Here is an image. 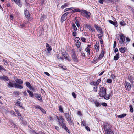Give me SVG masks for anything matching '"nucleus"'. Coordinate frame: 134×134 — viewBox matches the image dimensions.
I'll return each mask as SVG.
<instances>
[{
	"instance_id": "obj_1",
	"label": "nucleus",
	"mask_w": 134,
	"mask_h": 134,
	"mask_svg": "<svg viewBox=\"0 0 134 134\" xmlns=\"http://www.w3.org/2000/svg\"><path fill=\"white\" fill-rule=\"evenodd\" d=\"M106 94V89L104 87L100 88L99 91L98 95L100 97H104Z\"/></svg>"
},
{
	"instance_id": "obj_2",
	"label": "nucleus",
	"mask_w": 134,
	"mask_h": 134,
	"mask_svg": "<svg viewBox=\"0 0 134 134\" xmlns=\"http://www.w3.org/2000/svg\"><path fill=\"white\" fill-rule=\"evenodd\" d=\"M59 53H61L62 55H63L67 60L69 61H70V58L69 56L68 55L66 52V51H59Z\"/></svg>"
},
{
	"instance_id": "obj_3",
	"label": "nucleus",
	"mask_w": 134,
	"mask_h": 134,
	"mask_svg": "<svg viewBox=\"0 0 134 134\" xmlns=\"http://www.w3.org/2000/svg\"><path fill=\"white\" fill-rule=\"evenodd\" d=\"M81 13L82 14V15L83 16H85L87 18L90 17L91 14L90 12L85 10H82Z\"/></svg>"
},
{
	"instance_id": "obj_4",
	"label": "nucleus",
	"mask_w": 134,
	"mask_h": 134,
	"mask_svg": "<svg viewBox=\"0 0 134 134\" xmlns=\"http://www.w3.org/2000/svg\"><path fill=\"white\" fill-rule=\"evenodd\" d=\"M120 37V39L118 37V40L120 44L122 45L124 44V42L125 41V36L123 34H121V35H119Z\"/></svg>"
},
{
	"instance_id": "obj_5",
	"label": "nucleus",
	"mask_w": 134,
	"mask_h": 134,
	"mask_svg": "<svg viewBox=\"0 0 134 134\" xmlns=\"http://www.w3.org/2000/svg\"><path fill=\"white\" fill-rule=\"evenodd\" d=\"M57 119L58 121L59 125L60 126H62V125L64 123V119L63 117L61 116H59V117H57Z\"/></svg>"
},
{
	"instance_id": "obj_6",
	"label": "nucleus",
	"mask_w": 134,
	"mask_h": 134,
	"mask_svg": "<svg viewBox=\"0 0 134 134\" xmlns=\"http://www.w3.org/2000/svg\"><path fill=\"white\" fill-rule=\"evenodd\" d=\"M69 13V12H66L62 15L61 18V21L62 23L66 20L67 19V15Z\"/></svg>"
},
{
	"instance_id": "obj_7",
	"label": "nucleus",
	"mask_w": 134,
	"mask_h": 134,
	"mask_svg": "<svg viewBox=\"0 0 134 134\" xmlns=\"http://www.w3.org/2000/svg\"><path fill=\"white\" fill-rule=\"evenodd\" d=\"M111 126V125L109 124H107L105 125L104 126V129L105 132L111 130L110 129Z\"/></svg>"
},
{
	"instance_id": "obj_8",
	"label": "nucleus",
	"mask_w": 134,
	"mask_h": 134,
	"mask_svg": "<svg viewBox=\"0 0 134 134\" xmlns=\"http://www.w3.org/2000/svg\"><path fill=\"white\" fill-rule=\"evenodd\" d=\"M124 85L126 90L128 91H130L131 89V84L129 83L126 81L125 82Z\"/></svg>"
},
{
	"instance_id": "obj_9",
	"label": "nucleus",
	"mask_w": 134,
	"mask_h": 134,
	"mask_svg": "<svg viewBox=\"0 0 134 134\" xmlns=\"http://www.w3.org/2000/svg\"><path fill=\"white\" fill-rule=\"evenodd\" d=\"M86 27L89 30L93 32H95V29L93 27H91V26L90 24H86L85 25Z\"/></svg>"
},
{
	"instance_id": "obj_10",
	"label": "nucleus",
	"mask_w": 134,
	"mask_h": 134,
	"mask_svg": "<svg viewBox=\"0 0 134 134\" xmlns=\"http://www.w3.org/2000/svg\"><path fill=\"white\" fill-rule=\"evenodd\" d=\"M72 59L75 62H78V60L77 59V55L75 52H73L72 54Z\"/></svg>"
},
{
	"instance_id": "obj_11",
	"label": "nucleus",
	"mask_w": 134,
	"mask_h": 134,
	"mask_svg": "<svg viewBox=\"0 0 134 134\" xmlns=\"http://www.w3.org/2000/svg\"><path fill=\"white\" fill-rule=\"evenodd\" d=\"M34 97L36 98L37 99L40 101L41 102H42V100L41 95L38 94L37 93H35Z\"/></svg>"
},
{
	"instance_id": "obj_12",
	"label": "nucleus",
	"mask_w": 134,
	"mask_h": 134,
	"mask_svg": "<svg viewBox=\"0 0 134 134\" xmlns=\"http://www.w3.org/2000/svg\"><path fill=\"white\" fill-rule=\"evenodd\" d=\"M25 84L27 87H28L30 90H34V88L32 87L31 86L30 83L28 82H26Z\"/></svg>"
},
{
	"instance_id": "obj_13",
	"label": "nucleus",
	"mask_w": 134,
	"mask_h": 134,
	"mask_svg": "<svg viewBox=\"0 0 134 134\" xmlns=\"http://www.w3.org/2000/svg\"><path fill=\"white\" fill-rule=\"evenodd\" d=\"M0 79L1 80H3L5 82L8 81L9 80L8 77L5 75H3V76H1V77H0Z\"/></svg>"
},
{
	"instance_id": "obj_14",
	"label": "nucleus",
	"mask_w": 134,
	"mask_h": 134,
	"mask_svg": "<svg viewBox=\"0 0 134 134\" xmlns=\"http://www.w3.org/2000/svg\"><path fill=\"white\" fill-rule=\"evenodd\" d=\"M12 1H13L18 6L21 7L22 4L20 0H11Z\"/></svg>"
},
{
	"instance_id": "obj_15",
	"label": "nucleus",
	"mask_w": 134,
	"mask_h": 134,
	"mask_svg": "<svg viewBox=\"0 0 134 134\" xmlns=\"http://www.w3.org/2000/svg\"><path fill=\"white\" fill-rule=\"evenodd\" d=\"M24 14L25 17L28 19L30 18V13L27 10H25Z\"/></svg>"
},
{
	"instance_id": "obj_16",
	"label": "nucleus",
	"mask_w": 134,
	"mask_h": 134,
	"mask_svg": "<svg viewBox=\"0 0 134 134\" xmlns=\"http://www.w3.org/2000/svg\"><path fill=\"white\" fill-rule=\"evenodd\" d=\"M27 92L30 97H34V93L32 92L29 90H27Z\"/></svg>"
},
{
	"instance_id": "obj_17",
	"label": "nucleus",
	"mask_w": 134,
	"mask_h": 134,
	"mask_svg": "<svg viewBox=\"0 0 134 134\" xmlns=\"http://www.w3.org/2000/svg\"><path fill=\"white\" fill-rule=\"evenodd\" d=\"M119 58V53H118L116 55H115L113 59L114 60H118Z\"/></svg>"
},
{
	"instance_id": "obj_18",
	"label": "nucleus",
	"mask_w": 134,
	"mask_h": 134,
	"mask_svg": "<svg viewBox=\"0 0 134 134\" xmlns=\"http://www.w3.org/2000/svg\"><path fill=\"white\" fill-rule=\"evenodd\" d=\"M104 54V51H102L99 57L98 58V59L99 60H100L103 57Z\"/></svg>"
},
{
	"instance_id": "obj_19",
	"label": "nucleus",
	"mask_w": 134,
	"mask_h": 134,
	"mask_svg": "<svg viewBox=\"0 0 134 134\" xmlns=\"http://www.w3.org/2000/svg\"><path fill=\"white\" fill-rule=\"evenodd\" d=\"M95 48L96 50H99V43L98 42H96V44L95 45Z\"/></svg>"
},
{
	"instance_id": "obj_20",
	"label": "nucleus",
	"mask_w": 134,
	"mask_h": 134,
	"mask_svg": "<svg viewBox=\"0 0 134 134\" xmlns=\"http://www.w3.org/2000/svg\"><path fill=\"white\" fill-rule=\"evenodd\" d=\"M14 86H15V87H16L18 88H19L20 89H21L23 88V87L21 85H19L17 84L16 83H15L14 84Z\"/></svg>"
},
{
	"instance_id": "obj_21",
	"label": "nucleus",
	"mask_w": 134,
	"mask_h": 134,
	"mask_svg": "<svg viewBox=\"0 0 134 134\" xmlns=\"http://www.w3.org/2000/svg\"><path fill=\"white\" fill-rule=\"evenodd\" d=\"M46 47L47 50H51L52 48L51 46L49 45V44L47 43H46Z\"/></svg>"
},
{
	"instance_id": "obj_22",
	"label": "nucleus",
	"mask_w": 134,
	"mask_h": 134,
	"mask_svg": "<svg viewBox=\"0 0 134 134\" xmlns=\"http://www.w3.org/2000/svg\"><path fill=\"white\" fill-rule=\"evenodd\" d=\"M16 81L17 83L19 84H21L23 83V81L21 79H17L16 80Z\"/></svg>"
},
{
	"instance_id": "obj_23",
	"label": "nucleus",
	"mask_w": 134,
	"mask_h": 134,
	"mask_svg": "<svg viewBox=\"0 0 134 134\" xmlns=\"http://www.w3.org/2000/svg\"><path fill=\"white\" fill-rule=\"evenodd\" d=\"M108 21L110 23L114 25L116 27L117 26H116V25H117V23L115 22H114L111 20H109Z\"/></svg>"
},
{
	"instance_id": "obj_24",
	"label": "nucleus",
	"mask_w": 134,
	"mask_h": 134,
	"mask_svg": "<svg viewBox=\"0 0 134 134\" xmlns=\"http://www.w3.org/2000/svg\"><path fill=\"white\" fill-rule=\"evenodd\" d=\"M8 87L9 88L12 87H15V86H14V84H13L11 82H9V83H8Z\"/></svg>"
},
{
	"instance_id": "obj_25",
	"label": "nucleus",
	"mask_w": 134,
	"mask_h": 134,
	"mask_svg": "<svg viewBox=\"0 0 134 134\" xmlns=\"http://www.w3.org/2000/svg\"><path fill=\"white\" fill-rule=\"evenodd\" d=\"M72 12L74 13L76 12H81L82 10H80L78 8L75 9L71 11Z\"/></svg>"
},
{
	"instance_id": "obj_26",
	"label": "nucleus",
	"mask_w": 134,
	"mask_h": 134,
	"mask_svg": "<svg viewBox=\"0 0 134 134\" xmlns=\"http://www.w3.org/2000/svg\"><path fill=\"white\" fill-rule=\"evenodd\" d=\"M127 114H122L120 115L117 116V117L120 118L124 117H125Z\"/></svg>"
},
{
	"instance_id": "obj_27",
	"label": "nucleus",
	"mask_w": 134,
	"mask_h": 134,
	"mask_svg": "<svg viewBox=\"0 0 134 134\" xmlns=\"http://www.w3.org/2000/svg\"><path fill=\"white\" fill-rule=\"evenodd\" d=\"M70 4L68 3H65L64 5L62 6L61 8L63 9L65 7L68 6Z\"/></svg>"
},
{
	"instance_id": "obj_28",
	"label": "nucleus",
	"mask_w": 134,
	"mask_h": 134,
	"mask_svg": "<svg viewBox=\"0 0 134 134\" xmlns=\"http://www.w3.org/2000/svg\"><path fill=\"white\" fill-rule=\"evenodd\" d=\"M72 27L73 29L75 31H76L77 30V29L75 25V24L72 23Z\"/></svg>"
},
{
	"instance_id": "obj_29",
	"label": "nucleus",
	"mask_w": 134,
	"mask_h": 134,
	"mask_svg": "<svg viewBox=\"0 0 134 134\" xmlns=\"http://www.w3.org/2000/svg\"><path fill=\"white\" fill-rule=\"evenodd\" d=\"M95 106L97 107H98L100 106V104L99 102L96 101L94 102Z\"/></svg>"
},
{
	"instance_id": "obj_30",
	"label": "nucleus",
	"mask_w": 134,
	"mask_h": 134,
	"mask_svg": "<svg viewBox=\"0 0 134 134\" xmlns=\"http://www.w3.org/2000/svg\"><path fill=\"white\" fill-rule=\"evenodd\" d=\"M15 105L17 106H21L22 105V104L21 102H19V101H18L16 103Z\"/></svg>"
},
{
	"instance_id": "obj_31",
	"label": "nucleus",
	"mask_w": 134,
	"mask_h": 134,
	"mask_svg": "<svg viewBox=\"0 0 134 134\" xmlns=\"http://www.w3.org/2000/svg\"><path fill=\"white\" fill-rule=\"evenodd\" d=\"M101 82V80L100 79H99L96 81H95L96 86H98Z\"/></svg>"
},
{
	"instance_id": "obj_32",
	"label": "nucleus",
	"mask_w": 134,
	"mask_h": 134,
	"mask_svg": "<svg viewBox=\"0 0 134 134\" xmlns=\"http://www.w3.org/2000/svg\"><path fill=\"white\" fill-rule=\"evenodd\" d=\"M94 27L96 29L97 31H101V29L98 26H97V25L95 24L94 25Z\"/></svg>"
},
{
	"instance_id": "obj_33",
	"label": "nucleus",
	"mask_w": 134,
	"mask_h": 134,
	"mask_svg": "<svg viewBox=\"0 0 134 134\" xmlns=\"http://www.w3.org/2000/svg\"><path fill=\"white\" fill-rule=\"evenodd\" d=\"M16 107H14V109L15 110V112L16 113V114H17V115L18 116H21V114H20L19 112V111L18 110H17L16 109H15V108Z\"/></svg>"
},
{
	"instance_id": "obj_34",
	"label": "nucleus",
	"mask_w": 134,
	"mask_h": 134,
	"mask_svg": "<svg viewBox=\"0 0 134 134\" xmlns=\"http://www.w3.org/2000/svg\"><path fill=\"white\" fill-rule=\"evenodd\" d=\"M111 96V94H109L108 96H105L104 97V98L106 100H108L109 99L110 97Z\"/></svg>"
},
{
	"instance_id": "obj_35",
	"label": "nucleus",
	"mask_w": 134,
	"mask_h": 134,
	"mask_svg": "<svg viewBox=\"0 0 134 134\" xmlns=\"http://www.w3.org/2000/svg\"><path fill=\"white\" fill-rule=\"evenodd\" d=\"M68 121L69 123L70 124L72 125V122L71 119L70 118L66 119Z\"/></svg>"
},
{
	"instance_id": "obj_36",
	"label": "nucleus",
	"mask_w": 134,
	"mask_h": 134,
	"mask_svg": "<svg viewBox=\"0 0 134 134\" xmlns=\"http://www.w3.org/2000/svg\"><path fill=\"white\" fill-rule=\"evenodd\" d=\"M105 134H114L113 131L111 130L105 132Z\"/></svg>"
},
{
	"instance_id": "obj_37",
	"label": "nucleus",
	"mask_w": 134,
	"mask_h": 134,
	"mask_svg": "<svg viewBox=\"0 0 134 134\" xmlns=\"http://www.w3.org/2000/svg\"><path fill=\"white\" fill-rule=\"evenodd\" d=\"M129 108H130V111L131 112H133V109L131 105H130L129 106Z\"/></svg>"
},
{
	"instance_id": "obj_38",
	"label": "nucleus",
	"mask_w": 134,
	"mask_h": 134,
	"mask_svg": "<svg viewBox=\"0 0 134 134\" xmlns=\"http://www.w3.org/2000/svg\"><path fill=\"white\" fill-rule=\"evenodd\" d=\"M76 45L78 48H79L81 45V43L80 42H77L76 44Z\"/></svg>"
},
{
	"instance_id": "obj_39",
	"label": "nucleus",
	"mask_w": 134,
	"mask_h": 134,
	"mask_svg": "<svg viewBox=\"0 0 134 134\" xmlns=\"http://www.w3.org/2000/svg\"><path fill=\"white\" fill-rule=\"evenodd\" d=\"M65 118H66V119L70 118L69 114L67 113H65Z\"/></svg>"
},
{
	"instance_id": "obj_40",
	"label": "nucleus",
	"mask_w": 134,
	"mask_h": 134,
	"mask_svg": "<svg viewBox=\"0 0 134 134\" xmlns=\"http://www.w3.org/2000/svg\"><path fill=\"white\" fill-rule=\"evenodd\" d=\"M74 9V8H73V7H71V8H66L65 9L64 12H66V11H68V10H72V9Z\"/></svg>"
},
{
	"instance_id": "obj_41",
	"label": "nucleus",
	"mask_w": 134,
	"mask_h": 134,
	"mask_svg": "<svg viewBox=\"0 0 134 134\" xmlns=\"http://www.w3.org/2000/svg\"><path fill=\"white\" fill-rule=\"evenodd\" d=\"M62 126L63 127L64 129L66 130V131H67V130H68V128H67V127L65 125V124L64 123L62 125Z\"/></svg>"
},
{
	"instance_id": "obj_42",
	"label": "nucleus",
	"mask_w": 134,
	"mask_h": 134,
	"mask_svg": "<svg viewBox=\"0 0 134 134\" xmlns=\"http://www.w3.org/2000/svg\"><path fill=\"white\" fill-rule=\"evenodd\" d=\"M120 24L122 26H124L125 25V24L123 21H122L120 22Z\"/></svg>"
},
{
	"instance_id": "obj_43",
	"label": "nucleus",
	"mask_w": 134,
	"mask_h": 134,
	"mask_svg": "<svg viewBox=\"0 0 134 134\" xmlns=\"http://www.w3.org/2000/svg\"><path fill=\"white\" fill-rule=\"evenodd\" d=\"M59 110L61 113H63V112L62 107L60 105V106L59 107Z\"/></svg>"
},
{
	"instance_id": "obj_44",
	"label": "nucleus",
	"mask_w": 134,
	"mask_h": 134,
	"mask_svg": "<svg viewBox=\"0 0 134 134\" xmlns=\"http://www.w3.org/2000/svg\"><path fill=\"white\" fill-rule=\"evenodd\" d=\"M10 113L13 115V116H16V115L15 112L13 110H11L10 111Z\"/></svg>"
},
{
	"instance_id": "obj_45",
	"label": "nucleus",
	"mask_w": 134,
	"mask_h": 134,
	"mask_svg": "<svg viewBox=\"0 0 134 134\" xmlns=\"http://www.w3.org/2000/svg\"><path fill=\"white\" fill-rule=\"evenodd\" d=\"M107 82L109 83H112V80L110 79H108L107 80Z\"/></svg>"
},
{
	"instance_id": "obj_46",
	"label": "nucleus",
	"mask_w": 134,
	"mask_h": 134,
	"mask_svg": "<svg viewBox=\"0 0 134 134\" xmlns=\"http://www.w3.org/2000/svg\"><path fill=\"white\" fill-rule=\"evenodd\" d=\"M20 92H19L16 91L14 92L13 94L15 95H18L19 94Z\"/></svg>"
},
{
	"instance_id": "obj_47",
	"label": "nucleus",
	"mask_w": 134,
	"mask_h": 134,
	"mask_svg": "<svg viewBox=\"0 0 134 134\" xmlns=\"http://www.w3.org/2000/svg\"><path fill=\"white\" fill-rule=\"evenodd\" d=\"M75 23H76L77 27H79L80 26V24L79 23V21H76Z\"/></svg>"
},
{
	"instance_id": "obj_48",
	"label": "nucleus",
	"mask_w": 134,
	"mask_h": 134,
	"mask_svg": "<svg viewBox=\"0 0 134 134\" xmlns=\"http://www.w3.org/2000/svg\"><path fill=\"white\" fill-rule=\"evenodd\" d=\"M90 84L91 85L96 86V84L95 81H92V82H91L90 83Z\"/></svg>"
},
{
	"instance_id": "obj_49",
	"label": "nucleus",
	"mask_w": 134,
	"mask_h": 134,
	"mask_svg": "<svg viewBox=\"0 0 134 134\" xmlns=\"http://www.w3.org/2000/svg\"><path fill=\"white\" fill-rule=\"evenodd\" d=\"M127 50L126 48L125 47H121L119 48V50Z\"/></svg>"
},
{
	"instance_id": "obj_50",
	"label": "nucleus",
	"mask_w": 134,
	"mask_h": 134,
	"mask_svg": "<svg viewBox=\"0 0 134 134\" xmlns=\"http://www.w3.org/2000/svg\"><path fill=\"white\" fill-rule=\"evenodd\" d=\"M80 40V38L78 37H76L75 39V41L77 42H79V41Z\"/></svg>"
},
{
	"instance_id": "obj_51",
	"label": "nucleus",
	"mask_w": 134,
	"mask_h": 134,
	"mask_svg": "<svg viewBox=\"0 0 134 134\" xmlns=\"http://www.w3.org/2000/svg\"><path fill=\"white\" fill-rule=\"evenodd\" d=\"M81 40L83 42H85L86 39L83 37H82L81 38Z\"/></svg>"
},
{
	"instance_id": "obj_52",
	"label": "nucleus",
	"mask_w": 134,
	"mask_h": 134,
	"mask_svg": "<svg viewBox=\"0 0 134 134\" xmlns=\"http://www.w3.org/2000/svg\"><path fill=\"white\" fill-rule=\"evenodd\" d=\"M98 88V87L97 86L96 87H93V89H94V92H97V88Z\"/></svg>"
},
{
	"instance_id": "obj_53",
	"label": "nucleus",
	"mask_w": 134,
	"mask_h": 134,
	"mask_svg": "<svg viewBox=\"0 0 134 134\" xmlns=\"http://www.w3.org/2000/svg\"><path fill=\"white\" fill-rule=\"evenodd\" d=\"M85 127V129H86L88 131H90V129L89 127L88 126H86Z\"/></svg>"
},
{
	"instance_id": "obj_54",
	"label": "nucleus",
	"mask_w": 134,
	"mask_h": 134,
	"mask_svg": "<svg viewBox=\"0 0 134 134\" xmlns=\"http://www.w3.org/2000/svg\"><path fill=\"white\" fill-rule=\"evenodd\" d=\"M102 105L104 106H106L107 105V104L105 103H101Z\"/></svg>"
},
{
	"instance_id": "obj_55",
	"label": "nucleus",
	"mask_w": 134,
	"mask_h": 134,
	"mask_svg": "<svg viewBox=\"0 0 134 134\" xmlns=\"http://www.w3.org/2000/svg\"><path fill=\"white\" fill-rule=\"evenodd\" d=\"M81 125H83L85 126H86V124L85 121H82L81 122Z\"/></svg>"
},
{
	"instance_id": "obj_56",
	"label": "nucleus",
	"mask_w": 134,
	"mask_h": 134,
	"mask_svg": "<svg viewBox=\"0 0 134 134\" xmlns=\"http://www.w3.org/2000/svg\"><path fill=\"white\" fill-rule=\"evenodd\" d=\"M1 70H2V71L4 70V71H6V70L2 66H1Z\"/></svg>"
},
{
	"instance_id": "obj_57",
	"label": "nucleus",
	"mask_w": 134,
	"mask_h": 134,
	"mask_svg": "<svg viewBox=\"0 0 134 134\" xmlns=\"http://www.w3.org/2000/svg\"><path fill=\"white\" fill-rule=\"evenodd\" d=\"M35 107L36 108L38 109H40V110L41 109V108H42L40 106H39V105H37V106H36Z\"/></svg>"
},
{
	"instance_id": "obj_58",
	"label": "nucleus",
	"mask_w": 134,
	"mask_h": 134,
	"mask_svg": "<svg viewBox=\"0 0 134 134\" xmlns=\"http://www.w3.org/2000/svg\"><path fill=\"white\" fill-rule=\"evenodd\" d=\"M43 113L45 114L46 113V111H45V110L43 109L42 108H41V109L40 110Z\"/></svg>"
},
{
	"instance_id": "obj_59",
	"label": "nucleus",
	"mask_w": 134,
	"mask_h": 134,
	"mask_svg": "<svg viewBox=\"0 0 134 134\" xmlns=\"http://www.w3.org/2000/svg\"><path fill=\"white\" fill-rule=\"evenodd\" d=\"M72 96H73V97L74 98H76V94H75V93H74V92L72 93Z\"/></svg>"
},
{
	"instance_id": "obj_60",
	"label": "nucleus",
	"mask_w": 134,
	"mask_h": 134,
	"mask_svg": "<svg viewBox=\"0 0 134 134\" xmlns=\"http://www.w3.org/2000/svg\"><path fill=\"white\" fill-rule=\"evenodd\" d=\"M45 17V16L44 15H42L41 18V20H43Z\"/></svg>"
},
{
	"instance_id": "obj_61",
	"label": "nucleus",
	"mask_w": 134,
	"mask_h": 134,
	"mask_svg": "<svg viewBox=\"0 0 134 134\" xmlns=\"http://www.w3.org/2000/svg\"><path fill=\"white\" fill-rule=\"evenodd\" d=\"M77 35V33L76 32H74L72 33V35L74 36H76Z\"/></svg>"
},
{
	"instance_id": "obj_62",
	"label": "nucleus",
	"mask_w": 134,
	"mask_h": 134,
	"mask_svg": "<svg viewBox=\"0 0 134 134\" xmlns=\"http://www.w3.org/2000/svg\"><path fill=\"white\" fill-rule=\"evenodd\" d=\"M116 41H114V44L113 48H115L116 47Z\"/></svg>"
},
{
	"instance_id": "obj_63",
	"label": "nucleus",
	"mask_w": 134,
	"mask_h": 134,
	"mask_svg": "<svg viewBox=\"0 0 134 134\" xmlns=\"http://www.w3.org/2000/svg\"><path fill=\"white\" fill-rule=\"evenodd\" d=\"M111 78H112L113 79H115V75L113 74H111Z\"/></svg>"
},
{
	"instance_id": "obj_64",
	"label": "nucleus",
	"mask_w": 134,
	"mask_h": 134,
	"mask_svg": "<svg viewBox=\"0 0 134 134\" xmlns=\"http://www.w3.org/2000/svg\"><path fill=\"white\" fill-rule=\"evenodd\" d=\"M98 37L99 39H101L102 36L101 34H99L98 35Z\"/></svg>"
}]
</instances>
